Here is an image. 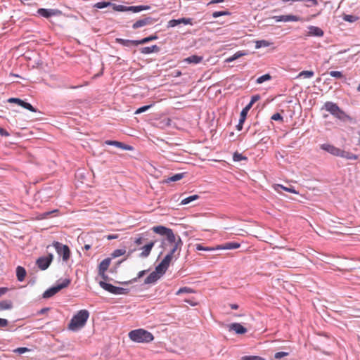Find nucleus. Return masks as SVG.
I'll return each instance as SVG.
<instances>
[{
    "label": "nucleus",
    "mask_w": 360,
    "mask_h": 360,
    "mask_svg": "<svg viewBox=\"0 0 360 360\" xmlns=\"http://www.w3.org/2000/svg\"><path fill=\"white\" fill-rule=\"evenodd\" d=\"M146 240V239L143 237V235H139V237L135 238L134 243L136 245H141Z\"/></svg>",
    "instance_id": "49530a36"
},
{
    "label": "nucleus",
    "mask_w": 360,
    "mask_h": 360,
    "mask_svg": "<svg viewBox=\"0 0 360 360\" xmlns=\"http://www.w3.org/2000/svg\"><path fill=\"white\" fill-rule=\"evenodd\" d=\"M233 159L234 161H240V160H247V158L243 156L242 154L240 153H238V152H236L234 154H233Z\"/></svg>",
    "instance_id": "de8ad7c7"
},
{
    "label": "nucleus",
    "mask_w": 360,
    "mask_h": 360,
    "mask_svg": "<svg viewBox=\"0 0 360 360\" xmlns=\"http://www.w3.org/2000/svg\"><path fill=\"white\" fill-rule=\"evenodd\" d=\"M148 42H150L148 37H145L142 39H140V40H136V46H138V45H140V44H146Z\"/></svg>",
    "instance_id": "5fc2aeb1"
},
{
    "label": "nucleus",
    "mask_w": 360,
    "mask_h": 360,
    "mask_svg": "<svg viewBox=\"0 0 360 360\" xmlns=\"http://www.w3.org/2000/svg\"><path fill=\"white\" fill-rule=\"evenodd\" d=\"M274 188L275 191H277L278 193H281L280 189H282L283 191H285L287 192H290L292 193H295V194L297 193V192L293 188H292V187L288 188V187L283 186L281 184H276L274 186Z\"/></svg>",
    "instance_id": "c756f323"
},
{
    "label": "nucleus",
    "mask_w": 360,
    "mask_h": 360,
    "mask_svg": "<svg viewBox=\"0 0 360 360\" xmlns=\"http://www.w3.org/2000/svg\"><path fill=\"white\" fill-rule=\"evenodd\" d=\"M308 29V36L322 37L324 34L323 31L319 27L309 26Z\"/></svg>",
    "instance_id": "4be33fe9"
},
{
    "label": "nucleus",
    "mask_w": 360,
    "mask_h": 360,
    "mask_svg": "<svg viewBox=\"0 0 360 360\" xmlns=\"http://www.w3.org/2000/svg\"><path fill=\"white\" fill-rule=\"evenodd\" d=\"M152 230L155 233L160 234L161 236H165L167 241L172 240L174 236H175V234L174 233L172 229L167 228V227L163 226H153L152 228Z\"/></svg>",
    "instance_id": "6e6552de"
},
{
    "label": "nucleus",
    "mask_w": 360,
    "mask_h": 360,
    "mask_svg": "<svg viewBox=\"0 0 360 360\" xmlns=\"http://www.w3.org/2000/svg\"><path fill=\"white\" fill-rule=\"evenodd\" d=\"M105 144L109 145V146H116L117 148H121L122 150H131L133 149V148L131 146L126 145V144H124L122 142L117 141L107 140L105 141Z\"/></svg>",
    "instance_id": "a211bd4d"
},
{
    "label": "nucleus",
    "mask_w": 360,
    "mask_h": 360,
    "mask_svg": "<svg viewBox=\"0 0 360 360\" xmlns=\"http://www.w3.org/2000/svg\"><path fill=\"white\" fill-rule=\"evenodd\" d=\"M8 102L11 103H16L21 107L29 110L31 112H36L37 110L34 108L30 103H27L20 98H10L8 99Z\"/></svg>",
    "instance_id": "9b49d317"
},
{
    "label": "nucleus",
    "mask_w": 360,
    "mask_h": 360,
    "mask_svg": "<svg viewBox=\"0 0 360 360\" xmlns=\"http://www.w3.org/2000/svg\"><path fill=\"white\" fill-rule=\"evenodd\" d=\"M125 252V250H116L115 252H114V254L113 255L115 257H118V256H121L122 255H124Z\"/></svg>",
    "instance_id": "bf43d9fd"
},
{
    "label": "nucleus",
    "mask_w": 360,
    "mask_h": 360,
    "mask_svg": "<svg viewBox=\"0 0 360 360\" xmlns=\"http://www.w3.org/2000/svg\"><path fill=\"white\" fill-rule=\"evenodd\" d=\"M115 41L124 46H130L131 45L136 46V40L124 39L121 38H116Z\"/></svg>",
    "instance_id": "cd10ccee"
},
{
    "label": "nucleus",
    "mask_w": 360,
    "mask_h": 360,
    "mask_svg": "<svg viewBox=\"0 0 360 360\" xmlns=\"http://www.w3.org/2000/svg\"><path fill=\"white\" fill-rule=\"evenodd\" d=\"M199 198V195H191V196H188L184 199H183L181 201V205H187L195 200H198Z\"/></svg>",
    "instance_id": "72a5a7b5"
},
{
    "label": "nucleus",
    "mask_w": 360,
    "mask_h": 360,
    "mask_svg": "<svg viewBox=\"0 0 360 360\" xmlns=\"http://www.w3.org/2000/svg\"><path fill=\"white\" fill-rule=\"evenodd\" d=\"M250 109L245 106L241 111L240 115V120L236 128L238 131H240L243 128V124L246 119L247 114Z\"/></svg>",
    "instance_id": "aec40b11"
},
{
    "label": "nucleus",
    "mask_w": 360,
    "mask_h": 360,
    "mask_svg": "<svg viewBox=\"0 0 360 360\" xmlns=\"http://www.w3.org/2000/svg\"><path fill=\"white\" fill-rule=\"evenodd\" d=\"M128 292L129 291L127 289L115 286L113 294L114 295H126L128 293Z\"/></svg>",
    "instance_id": "79ce46f5"
},
{
    "label": "nucleus",
    "mask_w": 360,
    "mask_h": 360,
    "mask_svg": "<svg viewBox=\"0 0 360 360\" xmlns=\"http://www.w3.org/2000/svg\"><path fill=\"white\" fill-rule=\"evenodd\" d=\"M240 360H266L264 358L259 356H244Z\"/></svg>",
    "instance_id": "37998d69"
},
{
    "label": "nucleus",
    "mask_w": 360,
    "mask_h": 360,
    "mask_svg": "<svg viewBox=\"0 0 360 360\" xmlns=\"http://www.w3.org/2000/svg\"><path fill=\"white\" fill-rule=\"evenodd\" d=\"M247 55V52L245 51H238L236 53H235L232 56L226 59V63H231L240 57H243L244 56Z\"/></svg>",
    "instance_id": "bb28decb"
},
{
    "label": "nucleus",
    "mask_w": 360,
    "mask_h": 360,
    "mask_svg": "<svg viewBox=\"0 0 360 360\" xmlns=\"http://www.w3.org/2000/svg\"><path fill=\"white\" fill-rule=\"evenodd\" d=\"M0 134L4 136H8L9 133L4 129L0 127Z\"/></svg>",
    "instance_id": "680f3d73"
},
{
    "label": "nucleus",
    "mask_w": 360,
    "mask_h": 360,
    "mask_svg": "<svg viewBox=\"0 0 360 360\" xmlns=\"http://www.w3.org/2000/svg\"><path fill=\"white\" fill-rule=\"evenodd\" d=\"M314 75V72L311 70H304L300 72L298 77H303L304 78H311Z\"/></svg>",
    "instance_id": "4c0bfd02"
},
{
    "label": "nucleus",
    "mask_w": 360,
    "mask_h": 360,
    "mask_svg": "<svg viewBox=\"0 0 360 360\" xmlns=\"http://www.w3.org/2000/svg\"><path fill=\"white\" fill-rule=\"evenodd\" d=\"M271 79V76L269 74H265L261 77H259L256 80V83L259 84L266 81H269Z\"/></svg>",
    "instance_id": "c9c22d12"
},
{
    "label": "nucleus",
    "mask_w": 360,
    "mask_h": 360,
    "mask_svg": "<svg viewBox=\"0 0 360 360\" xmlns=\"http://www.w3.org/2000/svg\"><path fill=\"white\" fill-rule=\"evenodd\" d=\"M58 255L61 256L64 262H67L70 257V250L67 245H63L58 241L52 244Z\"/></svg>",
    "instance_id": "39448f33"
},
{
    "label": "nucleus",
    "mask_w": 360,
    "mask_h": 360,
    "mask_svg": "<svg viewBox=\"0 0 360 360\" xmlns=\"http://www.w3.org/2000/svg\"><path fill=\"white\" fill-rule=\"evenodd\" d=\"M230 307L232 309H234V310H236L238 309V305L236 304H230Z\"/></svg>",
    "instance_id": "338daca9"
},
{
    "label": "nucleus",
    "mask_w": 360,
    "mask_h": 360,
    "mask_svg": "<svg viewBox=\"0 0 360 360\" xmlns=\"http://www.w3.org/2000/svg\"><path fill=\"white\" fill-rule=\"evenodd\" d=\"M288 354H289L288 352H276L274 354V357H275V359H279L283 357L287 356Z\"/></svg>",
    "instance_id": "3c124183"
},
{
    "label": "nucleus",
    "mask_w": 360,
    "mask_h": 360,
    "mask_svg": "<svg viewBox=\"0 0 360 360\" xmlns=\"http://www.w3.org/2000/svg\"><path fill=\"white\" fill-rule=\"evenodd\" d=\"M26 270L24 267L18 266L16 268V276L19 281H24L26 276Z\"/></svg>",
    "instance_id": "393cba45"
},
{
    "label": "nucleus",
    "mask_w": 360,
    "mask_h": 360,
    "mask_svg": "<svg viewBox=\"0 0 360 360\" xmlns=\"http://www.w3.org/2000/svg\"><path fill=\"white\" fill-rule=\"evenodd\" d=\"M53 259L52 254H49L46 257H41L37 259L36 264L41 270H46L50 266Z\"/></svg>",
    "instance_id": "9d476101"
},
{
    "label": "nucleus",
    "mask_w": 360,
    "mask_h": 360,
    "mask_svg": "<svg viewBox=\"0 0 360 360\" xmlns=\"http://www.w3.org/2000/svg\"><path fill=\"white\" fill-rule=\"evenodd\" d=\"M12 307V302L9 300L0 302V311L10 309Z\"/></svg>",
    "instance_id": "473e14b6"
},
{
    "label": "nucleus",
    "mask_w": 360,
    "mask_h": 360,
    "mask_svg": "<svg viewBox=\"0 0 360 360\" xmlns=\"http://www.w3.org/2000/svg\"><path fill=\"white\" fill-rule=\"evenodd\" d=\"M111 259L106 258L103 259L98 266V274H103V271H106L110 264Z\"/></svg>",
    "instance_id": "b1692460"
},
{
    "label": "nucleus",
    "mask_w": 360,
    "mask_h": 360,
    "mask_svg": "<svg viewBox=\"0 0 360 360\" xmlns=\"http://www.w3.org/2000/svg\"><path fill=\"white\" fill-rule=\"evenodd\" d=\"M202 59H203L202 56L193 55V56H191L185 58L184 61L186 62L187 63L198 64V63H200L202 60Z\"/></svg>",
    "instance_id": "a878e982"
},
{
    "label": "nucleus",
    "mask_w": 360,
    "mask_h": 360,
    "mask_svg": "<svg viewBox=\"0 0 360 360\" xmlns=\"http://www.w3.org/2000/svg\"><path fill=\"white\" fill-rule=\"evenodd\" d=\"M28 351H29V349L27 347H18L15 350V352H18L19 354H23Z\"/></svg>",
    "instance_id": "4d7b16f0"
},
{
    "label": "nucleus",
    "mask_w": 360,
    "mask_h": 360,
    "mask_svg": "<svg viewBox=\"0 0 360 360\" xmlns=\"http://www.w3.org/2000/svg\"><path fill=\"white\" fill-rule=\"evenodd\" d=\"M324 107L327 111L330 112L333 115L338 119H342L345 115L344 112L341 110L338 105L334 103L326 102Z\"/></svg>",
    "instance_id": "0eeeda50"
},
{
    "label": "nucleus",
    "mask_w": 360,
    "mask_h": 360,
    "mask_svg": "<svg viewBox=\"0 0 360 360\" xmlns=\"http://www.w3.org/2000/svg\"><path fill=\"white\" fill-rule=\"evenodd\" d=\"M155 244V240H151L142 246L140 250H141V252L140 253L139 256L142 258H146L149 256L150 254L151 250L154 247Z\"/></svg>",
    "instance_id": "2eb2a0df"
},
{
    "label": "nucleus",
    "mask_w": 360,
    "mask_h": 360,
    "mask_svg": "<svg viewBox=\"0 0 360 360\" xmlns=\"http://www.w3.org/2000/svg\"><path fill=\"white\" fill-rule=\"evenodd\" d=\"M8 324L7 319L0 318V327H6Z\"/></svg>",
    "instance_id": "13d9d810"
},
{
    "label": "nucleus",
    "mask_w": 360,
    "mask_h": 360,
    "mask_svg": "<svg viewBox=\"0 0 360 360\" xmlns=\"http://www.w3.org/2000/svg\"><path fill=\"white\" fill-rule=\"evenodd\" d=\"M162 274H160V272L159 271H155L151 272L148 276L145 279L144 283L145 284H152L155 283L162 276Z\"/></svg>",
    "instance_id": "f3484780"
},
{
    "label": "nucleus",
    "mask_w": 360,
    "mask_h": 360,
    "mask_svg": "<svg viewBox=\"0 0 360 360\" xmlns=\"http://www.w3.org/2000/svg\"><path fill=\"white\" fill-rule=\"evenodd\" d=\"M155 20L153 19L152 18L150 17H146V18H142V19H140L137 21H136L133 25H132V28L133 29H138L139 27H144V26H146V25H150L152 24H153L155 22Z\"/></svg>",
    "instance_id": "f8f14e48"
},
{
    "label": "nucleus",
    "mask_w": 360,
    "mask_h": 360,
    "mask_svg": "<svg viewBox=\"0 0 360 360\" xmlns=\"http://www.w3.org/2000/svg\"><path fill=\"white\" fill-rule=\"evenodd\" d=\"M184 302L191 304V306H196L198 305V302H195V300H188V299H186L184 300Z\"/></svg>",
    "instance_id": "052dcab7"
},
{
    "label": "nucleus",
    "mask_w": 360,
    "mask_h": 360,
    "mask_svg": "<svg viewBox=\"0 0 360 360\" xmlns=\"http://www.w3.org/2000/svg\"><path fill=\"white\" fill-rule=\"evenodd\" d=\"M240 247V244L236 242H229L222 245H218L216 246V249L218 250H232L237 249Z\"/></svg>",
    "instance_id": "6ab92c4d"
},
{
    "label": "nucleus",
    "mask_w": 360,
    "mask_h": 360,
    "mask_svg": "<svg viewBox=\"0 0 360 360\" xmlns=\"http://www.w3.org/2000/svg\"><path fill=\"white\" fill-rule=\"evenodd\" d=\"M37 13L46 18L60 15L61 12L57 9L39 8Z\"/></svg>",
    "instance_id": "ddd939ff"
},
{
    "label": "nucleus",
    "mask_w": 360,
    "mask_h": 360,
    "mask_svg": "<svg viewBox=\"0 0 360 360\" xmlns=\"http://www.w3.org/2000/svg\"><path fill=\"white\" fill-rule=\"evenodd\" d=\"M177 20L179 22V24H184V25H192V19L191 18H180L177 19Z\"/></svg>",
    "instance_id": "8fccbe9b"
},
{
    "label": "nucleus",
    "mask_w": 360,
    "mask_h": 360,
    "mask_svg": "<svg viewBox=\"0 0 360 360\" xmlns=\"http://www.w3.org/2000/svg\"><path fill=\"white\" fill-rule=\"evenodd\" d=\"M271 44V42L266 40H258L255 41V48L258 49L262 47H268Z\"/></svg>",
    "instance_id": "2f4dec72"
},
{
    "label": "nucleus",
    "mask_w": 360,
    "mask_h": 360,
    "mask_svg": "<svg viewBox=\"0 0 360 360\" xmlns=\"http://www.w3.org/2000/svg\"><path fill=\"white\" fill-rule=\"evenodd\" d=\"M112 8L115 11L124 12V11H131L133 13H139L142 11L149 10L150 8V6H126L123 5H116L112 4Z\"/></svg>",
    "instance_id": "20e7f679"
},
{
    "label": "nucleus",
    "mask_w": 360,
    "mask_h": 360,
    "mask_svg": "<svg viewBox=\"0 0 360 360\" xmlns=\"http://www.w3.org/2000/svg\"><path fill=\"white\" fill-rule=\"evenodd\" d=\"M150 41L156 40L158 39V36L156 34L150 35L148 37Z\"/></svg>",
    "instance_id": "69168bd1"
},
{
    "label": "nucleus",
    "mask_w": 360,
    "mask_h": 360,
    "mask_svg": "<svg viewBox=\"0 0 360 360\" xmlns=\"http://www.w3.org/2000/svg\"><path fill=\"white\" fill-rule=\"evenodd\" d=\"M160 50V47L157 45H153L151 46L143 47L140 49V52L143 54H149L151 53H158Z\"/></svg>",
    "instance_id": "5701e85b"
},
{
    "label": "nucleus",
    "mask_w": 360,
    "mask_h": 360,
    "mask_svg": "<svg viewBox=\"0 0 360 360\" xmlns=\"http://www.w3.org/2000/svg\"><path fill=\"white\" fill-rule=\"evenodd\" d=\"M174 258H175V257L167 253L162 262L156 266V270L159 271L160 274H164Z\"/></svg>",
    "instance_id": "1a4fd4ad"
},
{
    "label": "nucleus",
    "mask_w": 360,
    "mask_h": 360,
    "mask_svg": "<svg viewBox=\"0 0 360 360\" xmlns=\"http://www.w3.org/2000/svg\"><path fill=\"white\" fill-rule=\"evenodd\" d=\"M271 120L275 121H283V117L281 115L280 113L277 112L271 116Z\"/></svg>",
    "instance_id": "864d4df0"
},
{
    "label": "nucleus",
    "mask_w": 360,
    "mask_h": 360,
    "mask_svg": "<svg viewBox=\"0 0 360 360\" xmlns=\"http://www.w3.org/2000/svg\"><path fill=\"white\" fill-rule=\"evenodd\" d=\"M178 25H179V22L176 19L171 20L168 22V26L171 27H175Z\"/></svg>",
    "instance_id": "6e6d98bb"
},
{
    "label": "nucleus",
    "mask_w": 360,
    "mask_h": 360,
    "mask_svg": "<svg viewBox=\"0 0 360 360\" xmlns=\"http://www.w3.org/2000/svg\"><path fill=\"white\" fill-rule=\"evenodd\" d=\"M167 243L170 246V249L168 253L175 257V259L178 258L183 245V241L181 237L178 235H175L173 239L171 240H167Z\"/></svg>",
    "instance_id": "7ed1b4c3"
},
{
    "label": "nucleus",
    "mask_w": 360,
    "mask_h": 360,
    "mask_svg": "<svg viewBox=\"0 0 360 360\" xmlns=\"http://www.w3.org/2000/svg\"><path fill=\"white\" fill-rule=\"evenodd\" d=\"M272 18L274 19L276 22H297L302 20L301 18H300L299 16L294 15H283L278 16H274Z\"/></svg>",
    "instance_id": "4468645a"
},
{
    "label": "nucleus",
    "mask_w": 360,
    "mask_h": 360,
    "mask_svg": "<svg viewBox=\"0 0 360 360\" xmlns=\"http://www.w3.org/2000/svg\"><path fill=\"white\" fill-rule=\"evenodd\" d=\"M181 71H179V70H176V71L174 72V77H179V76H181Z\"/></svg>",
    "instance_id": "774afa93"
},
{
    "label": "nucleus",
    "mask_w": 360,
    "mask_h": 360,
    "mask_svg": "<svg viewBox=\"0 0 360 360\" xmlns=\"http://www.w3.org/2000/svg\"><path fill=\"white\" fill-rule=\"evenodd\" d=\"M89 317V312L86 309L79 310L75 315L72 316L68 328L72 331H77L83 328Z\"/></svg>",
    "instance_id": "f257e3e1"
},
{
    "label": "nucleus",
    "mask_w": 360,
    "mask_h": 360,
    "mask_svg": "<svg viewBox=\"0 0 360 360\" xmlns=\"http://www.w3.org/2000/svg\"><path fill=\"white\" fill-rule=\"evenodd\" d=\"M128 335L131 340L138 343H148L154 339L151 333L142 328L133 330Z\"/></svg>",
    "instance_id": "f03ea898"
},
{
    "label": "nucleus",
    "mask_w": 360,
    "mask_h": 360,
    "mask_svg": "<svg viewBox=\"0 0 360 360\" xmlns=\"http://www.w3.org/2000/svg\"><path fill=\"white\" fill-rule=\"evenodd\" d=\"M194 292V290L191 288H188V287H183V288H181L176 292V295H179L182 293H193Z\"/></svg>",
    "instance_id": "ea45409f"
},
{
    "label": "nucleus",
    "mask_w": 360,
    "mask_h": 360,
    "mask_svg": "<svg viewBox=\"0 0 360 360\" xmlns=\"http://www.w3.org/2000/svg\"><path fill=\"white\" fill-rule=\"evenodd\" d=\"M146 270H143V271H139V274H138V276H137V278H134V281H136L138 278H141L143 276H144V275H145V274H146Z\"/></svg>",
    "instance_id": "e2e57ef3"
},
{
    "label": "nucleus",
    "mask_w": 360,
    "mask_h": 360,
    "mask_svg": "<svg viewBox=\"0 0 360 360\" xmlns=\"http://www.w3.org/2000/svg\"><path fill=\"white\" fill-rule=\"evenodd\" d=\"M8 291L7 288H0V297Z\"/></svg>",
    "instance_id": "0e129e2a"
},
{
    "label": "nucleus",
    "mask_w": 360,
    "mask_h": 360,
    "mask_svg": "<svg viewBox=\"0 0 360 360\" xmlns=\"http://www.w3.org/2000/svg\"><path fill=\"white\" fill-rule=\"evenodd\" d=\"M229 12L228 11H215L213 13L212 16L214 18H218L221 15H229Z\"/></svg>",
    "instance_id": "603ef678"
},
{
    "label": "nucleus",
    "mask_w": 360,
    "mask_h": 360,
    "mask_svg": "<svg viewBox=\"0 0 360 360\" xmlns=\"http://www.w3.org/2000/svg\"><path fill=\"white\" fill-rule=\"evenodd\" d=\"M260 98V96L259 95L257 94V95H255L253 96H252L251 98V101L250 102L246 105L248 108H251L252 105L257 102V101H259Z\"/></svg>",
    "instance_id": "a18cd8bd"
},
{
    "label": "nucleus",
    "mask_w": 360,
    "mask_h": 360,
    "mask_svg": "<svg viewBox=\"0 0 360 360\" xmlns=\"http://www.w3.org/2000/svg\"><path fill=\"white\" fill-rule=\"evenodd\" d=\"M229 330H233L236 334H244L248 330L239 323H233L228 326Z\"/></svg>",
    "instance_id": "dca6fc26"
},
{
    "label": "nucleus",
    "mask_w": 360,
    "mask_h": 360,
    "mask_svg": "<svg viewBox=\"0 0 360 360\" xmlns=\"http://www.w3.org/2000/svg\"><path fill=\"white\" fill-rule=\"evenodd\" d=\"M111 5H112V3L110 1H101V2H98L96 4H94V7L96 8L101 9V8H104L108 7Z\"/></svg>",
    "instance_id": "a19ab883"
},
{
    "label": "nucleus",
    "mask_w": 360,
    "mask_h": 360,
    "mask_svg": "<svg viewBox=\"0 0 360 360\" xmlns=\"http://www.w3.org/2000/svg\"><path fill=\"white\" fill-rule=\"evenodd\" d=\"M195 248L197 250H205V251H213V250H218V249H216L215 247H205L202 245L201 244H196Z\"/></svg>",
    "instance_id": "58836bf2"
},
{
    "label": "nucleus",
    "mask_w": 360,
    "mask_h": 360,
    "mask_svg": "<svg viewBox=\"0 0 360 360\" xmlns=\"http://www.w3.org/2000/svg\"><path fill=\"white\" fill-rule=\"evenodd\" d=\"M70 283V281L69 279H65L61 283L58 284L47 290H46L43 294L44 298H49L54 295H56L57 292H58L60 290L67 288Z\"/></svg>",
    "instance_id": "423d86ee"
},
{
    "label": "nucleus",
    "mask_w": 360,
    "mask_h": 360,
    "mask_svg": "<svg viewBox=\"0 0 360 360\" xmlns=\"http://www.w3.org/2000/svg\"><path fill=\"white\" fill-rule=\"evenodd\" d=\"M329 75L333 77L338 79H341L344 77V75L342 72L340 71H330L329 72Z\"/></svg>",
    "instance_id": "c03bdc74"
},
{
    "label": "nucleus",
    "mask_w": 360,
    "mask_h": 360,
    "mask_svg": "<svg viewBox=\"0 0 360 360\" xmlns=\"http://www.w3.org/2000/svg\"><path fill=\"white\" fill-rule=\"evenodd\" d=\"M322 149L328 151L330 154L335 155V156H340V150L341 149L336 148L332 145H322L321 146Z\"/></svg>",
    "instance_id": "412c9836"
},
{
    "label": "nucleus",
    "mask_w": 360,
    "mask_h": 360,
    "mask_svg": "<svg viewBox=\"0 0 360 360\" xmlns=\"http://www.w3.org/2000/svg\"><path fill=\"white\" fill-rule=\"evenodd\" d=\"M184 177V174L179 173L176 174L171 177L167 178L165 181L166 183L172 182V181H177L181 180Z\"/></svg>",
    "instance_id": "f704fd0d"
},
{
    "label": "nucleus",
    "mask_w": 360,
    "mask_h": 360,
    "mask_svg": "<svg viewBox=\"0 0 360 360\" xmlns=\"http://www.w3.org/2000/svg\"><path fill=\"white\" fill-rule=\"evenodd\" d=\"M341 155H340L339 157H342V158H346L347 160H357L358 158V156L355 154H353L350 152H348V151H345V150H340V153Z\"/></svg>",
    "instance_id": "c85d7f7f"
},
{
    "label": "nucleus",
    "mask_w": 360,
    "mask_h": 360,
    "mask_svg": "<svg viewBox=\"0 0 360 360\" xmlns=\"http://www.w3.org/2000/svg\"><path fill=\"white\" fill-rule=\"evenodd\" d=\"M99 285L103 289L113 294L115 286L112 285L110 283H107L104 281H100Z\"/></svg>",
    "instance_id": "7c9ffc66"
},
{
    "label": "nucleus",
    "mask_w": 360,
    "mask_h": 360,
    "mask_svg": "<svg viewBox=\"0 0 360 360\" xmlns=\"http://www.w3.org/2000/svg\"><path fill=\"white\" fill-rule=\"evenodd\" d=\"M342 19L345 21L349 22H356L359 18L357 16L353 15H347L345 14L342 16Z\"/></svg>",
    "instance_id": "e433bc0d"
},
{
    "label": "nucleus",
    "mask_w": 360,
    "mask_h": 360,
    "mask_svg": "<svg viewBox=\"0 0 360 360\" xmlns=\"http://www.w3.org/2000/svg\"><path fill=\"white\" fill-rule=\"evenodd\" d=\"M153 105V104H150V105H144V106H142L139 108H138L136 111H135V114H140V113H142L145 111H146L147 110H148L149 108H150Z\"/></svg>",
    "instance_id": "09e8293b"
}]
</instances>
